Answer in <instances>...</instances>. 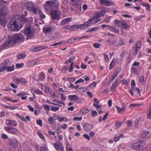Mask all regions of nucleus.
I'll use <instances>...</instances> for the list:
<instances>
[{"mask_svg":"<svg viewBox=\"0 0 151 151\" xmlns=\"http://www.w3.org/2000/svg\"><path fill=\"white\" fill-rule=\"evenodd\" d=\"M141 136L144 138H147L150 136V132L146 130L143 131L141 134Z\"/></svg>","mask_w":151,"mask_h":151,"instance_id":"19","label":"nucleus"},{"mask_svg":"<svg viewBox=\"0 0 151 151\" xmlns=\"http://www.w3.org/2000/svg\"><path fill=\"white\" fill-rule=\"evenodd\" d=\"M38 136L43 141H45V139L44 135L42 134L40 132H38Z\"/></svg>","mask_w":151,"mask_h":151,"instance_id":"42","label":"nucleus"},{"mask_svg":"<svg viewBox=\"0 0 151 151\" xmlns=\"http://www.w3.org/2000/svg\"><path fill=\"white\" fill-rule=\"evenodd\" d=\"M37 124L40 126H42V121L41 119L38 120L37 121Z\"/></svg>","mask_w":151,"mask_h":151,"instance_id":"63","label":"nucleus"},{"mask_svg":"<svg viewBox=\"0 0 151 151\" xmlns=\"http://www.w3.org/2000/svg\"><path fill=\"white\" fill-rule=\"evenodd\" d=\"M148 116L149 118L151 119V108L148 111Z\"/></svg>","mask_w":151,"mask_h":151,"instance_id":"64","label":"nucleus"},{"mask_svg":"<svg viewBox=\"0 0 151 151\" xmlns=\"http://www.w3.org/2000/svg\"><path fill=\"white\" fill-rule=\"evenodd\" d=\"M26 56V55L25 54H21L20 55H17V57L18 59H20L21 58H24Z\"/></svg>","mask_w":151,"mask_h":151,"instance_id":"46","label":"nucleus"},{"mask_svg":"<svg viewBox=\"0 0 151 151\" xmlns=\"http://www.w3.org/2000/svg\"><path fill=\"white\" fill-rule=\"evenodd\" d=\"M37 64V63L34 61H31L29 62L28 65L29 66H33Z\"/></svg>","mask_w":151,"mask_h":151,"instance_id":"48","label":"nucleus"},{"mask_svg":"<svg viewBox=\"0 0 151 151\" xmlns=\"http://www.w3.org/2000/svg\"><path fill=\"white\" fill-rule=\"evenodd\" d=\"M14 82L17 84H19L21 82V78H14Z\"/></svg>","mask_w":151,"mask_h":151,"instance_id":"40","label":"nucleus"},{"mask_svg":"<svg viewBox=\"0 0 151 151\" xmlns=\"http://www.w3.org/2000/svg\"><path fill=\"white\" fill-rule=\"evenodd\" d=\"M4 129L7 132L12 134H16L18 132L17 129L13 127L10 128L9 127H4Z\"/></svg>","mask_w":151,"mask_h":151,"instance_id":"8","label":"nucleus"},{"mask_svg":"<svg viewBox=\"0 0 151 151\" xmlns=\"http://www.w3.org/2000/svg\"><path fill=\"white\" fill-rule=\"evenodd\" d=\"M38 13L42 19H44L45 17V15L44 14L43 12L41 10H39L38 11Z\"/></svg>","mask_w":151,"mask_h":151,"instance_id":"34","label":"nucleus"},{"mask_svg":"<svg viewBox=\"0 0 151 151\" xmlns=\"http://www.w3.org/2000/svg\"><path fill=\"white\" fill-rule=\"evenodd\" d=\"M142 6L146 7V9L147 11H150V6L148 4L143 3Z\"/></svg>","mask_w":151,"mask_h":151,"instance_id":"43","label":"nucleus"},{"mask_svg":"<svg viewBox=\"0 0 151 151\" xmlns=\"http://www.w3.org/2000/svg\"><path fill=\"white\" fill-rule=\"evenodd\" d=\"M122 22V21H119L117 19H116L114 22V24L117 27H120L121 25Z\"/></svg>","mask_w":151,"mask_h":151,"instance_id":"32","label":"nucleus"},{"mask_svg":"<svg viewBox=\"0 0 151 151\" xmlns=\"http://www.w3.org/2000/svg\"><path fill=\"white\" fill-rule=\"evenodd\" d=\"M89 111L88 108L83 107L81 109L80 111V114L83 115H85Z\"/></svg>","mask_w":151,"mask_h":151,"instance_id":"25","label":"nucleus"},{"mask_svg":"<svg viewBox=\"0 0 151 151\" xmlns=\"http://www.w3.org/2000/svg\"><path fill=\"white\" fill-rule=\"evenodd\" d=\"M72 20V18L71 17L66 18L61 21L60 24L62 25H64L71 22Z\"/></svg>","mask_w":151,"mask_h":151,"instance_id":"20","label":"nucleus"},{"mask_svg":"<svg viewBox=\"0 0 151 151\" xmlns=\"http://www.w3.org/2000/svg\"><path fill=\"white\" fill-rule=\"evenodd\" d=\"M26 8L35 14L36 13L38 9L37 7L34 6V4L30 2H29L27 4Z\"/></svg>","mask_w":151,"mask_h":151,"instance_id":"7","label":"nucleus"},{"mask_svg":"<svg viewBox=\"0 0 151 151\" xmlns=\"http://www.w3.org/2000/svg\"><path fill=\"white\" fill-rule=\"evenodd\" d=\"M103 55L104 57L105 61L106 62H108L109 60V58L108 55L104 53L103 54Z\"/></svg>","mask_w":151,"mask_h":151,"instance_id":"49","label":"nucleus"},{"mask_svg":"<svg viewBox=\"0 0 151 151\" xmlns=\"http://www.w3.org/2000/svg\"><path fill=\"white\" fill-rule=\"evenodd\" d=\"M7 109H9L10 110H13L15 109L16 108H17V107H15L14 106H10L6 105H5L4 106Z\"/></svg>","mask_w":151,"mask_h":151,"instance_id":"41","label":"nucleus"},{"mask_svg":"<svg viewBox=\"0 0 151 151\" xmlns=\"http://www.w3.org/2000/svg\"><path fill=\"white\" fill-rule=\"evenodd\" d=\"M118 86V80H116L113 83L112 86L110 88V90H114Z\"/></svg>","mask_w":151,"mask_h":151,"instance_id":"26","label":"nucleus"},{"mask_svg":"<svg viewBox=\"0 0 151 151\" xmlns=\"http://www.w3.org/2000/svg\"><path fill=\"white\" fill-rule=\"evenodd\" d=\"M88 27L86 22H84L83 24H81L79 25L77 24H74L70 26V31H74L76 28L78 29H83L86 28Z\"/></svg>","mask_w":151,"mask_h":151,"instance_id":"6","label":"nucleus"},{"mask_svg":"<svg viewBox=\"0 0 151 151\" xmlns=\"http://www.w3.org/2000/svg\"><path fill=\"white\" fill-rule=\"evenodd\" d=\"M26 94L25 93L23 92H21L17 94V95L19 97L21 98L22 96H25V95Z\"/></svg>","mask_w":151,"mask_h":151,"instance_id":"57","label":"nucleus"},{"mask_svg":"<svg viewBox=\"0 0 151 151\" xmlns=\"http://www.w3.org/2000/svg\"><path fill=\"white\" fill-rule=\"evenodd\" d=\"M53 101L59 104H57L53 102H52L51 104L53 105L58 106L60 107H61L62 106V105H61V104H63L64 105V106L65 105V104L63 102H61L60 101L58 100H54Z\"/></svg>","mask_w":151,"mask_h":151,"instance_id":"21","label":"nucleus"},{"mask_svg":"<svg viewBox=\"0 0 151 151\" xmlns=\"http://www.w3.org/2000/svg\"><path fill=\"white\" fill-rule=\"evenodd\" d=\"M99 28L98 27H95L91 28L88 31V32H91L97 30Z\"/></svg>","mask_w":151,"mask_h":151,"instance_id":"53","label":"nucleus"},{"mask_svg":"<svg viewBox=\"0 0 151 151\" xmlns=\"http://www.w3.org/2000/svg\"><path fill=\"white\" fill-rule=\"evenodd\" d=\"M131 72L135 74H137V70L134 67H132L131 69Z\"/></svg>","mask_w":151,"mask_h":151,"instance_id":"55","label":"nucleus"},{"mask_svg":"<svg viewBox=\"0 0 151 151\" xmlns=\"http://www.w3.org/2000/svg\"><path fill=\"white\" fill-rule=\"evenodd\" d=\"M12 44V42L11 40V38H9V39L8 40L3 44V46L4 47H5L9 46L11 44Z\"/></svg>","mask_w":151,"mask_h":151,"instance_id":"27","label":"nucleus"},{"mask_svg":"<svg viewBox=\"0 0 151 151\" xmlns=\"http://www.w3.org/2000/svg\"><path fill=\"white\" fill-rule=\"evenodd\" d=\"M101 17L102 16H101L100 12H98L96 13L95 17L90 19L87 21L86 22L88 26H89L91 24H94L97 22L100 21L101 19H97Z\"/></svg>","mask_w":151,"mask_h":151,"instance_id":"3","label":"nucleus"},{"mask_svg":"<svg viewBox=\"0 0 151 151\" xmlns=\"http://www.w3.org/2000/svg\"><path fill=\"white\" fill-rule=\"evenodd\" d=\"M66 99V97L65 95L63 93H61L60 94V99L62 101V102L65 101Z\"/></svg>","mask_w":151,"mask_h":151,"instance_id":"38","label":"nucleus"},{"mask_svg":"<svg viewBox=\"0 0 151 151\" xmlns=\"http://www.w3.org/2000/svg\"><path fill=\"white\" fill-rule=\"evenodd\" d=\"M56 119L58 120L60 122H62L64 120H65V122L68 121V119L66 117H63L60 116H57V117L56 118Z\"/></svg>","mask_w":151,"mask_h":151,"instance_id":"24","label":"nucleus"},{"mask_svg":"<svg viewBox=\"0 0 151 151\" xmlns=\"http://www.w3.org/2000/svg\"><path fill=\"white\" fill-rule=\"evenodd\" d=\"M22 84H25L27 83V81L23 78H21V82Z\"/></svg>","mask_w":151,"mask_h":151,"instance_id":"56","label":"nucleus"},{"mask_svg":"<svg viewBox=\"0 0 151 151\" xmlns=\"http://www.w3.org/2000/svg\"><path fill=\"white\" fill-rule=\"evenodd\" d=\"M135 83L134 81V80H132L131 83V88L133 89L134 90H135Z\"/></svg>","mask_w":151,"mask_h":151,"instance_id":"44","label":"nucleus"},{"mask_svg":"<svg viewBox=\"0 0 151 151\" xmlns=\"http://www.w3.org/2000/svg\"><path fill=\"white\" fill-rule=\"evenodd\" d=\"M119 72L118 71H116V73L113 74L112 78L111 79V82L114 80L115 78L119 74Z\"/></svg>","mask_w":151,"mask_h":151,"instance_id":"37","label":"nucleus"},{"mask_svg":"<svg viewBox=\"0 0 151 151\" xmlns=\"http://www.w3.org/2000/svg\"><path fill=\"white\" fill-rule=\"evenodd\" d=\"M116 107L117 109V111L118 113H123L124 112L125 109V106H123L122 108H120L119 107L116 106Z\"/></svg>","mask_w":151,"mask_h":151,"instance_id":"23","label":"nucleus"},{"mask_svg":"<svg viewBox=\"0 0 151 151\" xmlns=\"http://www.w3.org/2000/svg\"><path fill=\"white\" fill-rule=\"evenodd\" d=\"M5 16L0 14V24L3 26H5L7 22L5 19Z\"/></svg>","mask_w":151,"mask_h":151,"instance_id":"16","label":"nucleus"},{"mask_svg":"<svg viewBox=\"0 0 151 151\" xmlns=\"http://www.w3.org/2000/svg\"><path fill=\"white\" fill-rule=\"evenodd\" d=\"M59 7V3L57 0H52L47 1L44 5V8L46 12L50 11V14L53 19H59L61 12L58 10Z\"/></svg>","mask_w":151,"mask_h":151,"instance_id":"1","label":"nucleus"},{"mask_svg":"<svg viewBox=\"0 0 151 151\" xmlns=\"http://www.w3.org/2000/svg\"><path fill=\"white\" fill-rule=\"evenodd\" d=\"M39 79L40 81H43L45 79V74L43 72L41 73L38 75Z\"/></svg>","mask_w":151,"mask_h":151,"instance_id":"31","label":"nucleus"},{"mask_svg":"<svg viewBox=\"0 0 151 151\" xmlns=\"http://www.w3.org/2000/svg\"><path fill=\"white\" fill-rule=\"evenodd\" d=\"M53 145L55 147V148L57 150H60L61 151H64V148L62 147V146L60 141H57L56 143L53 144Z\"/></svg>","mask_w":151,"mask_h":151,"instance_id":"10","label":"nucleus"},{"mask_svg":"<svg viewBox=\"0 0 151 151\" xmlns=\"http://www.w3.org/2000/svg\"><path fill=\"white\" fill-rule=\"evenodd\" d=\"M40 151H46L47 147L46 145H45L44 146L41 147H40Z\"/></svg>","mask_w":151,"mask_h":151,"instance_id":"45","label":"nucleus"},{"mask_svg":"<svg viewBox=\"0 0 151 151\" xmlns=\"http://www.w3.org/2000/svg\"><path fill=\"white\" fill-rule=\"evenodd\" d=\"M85 130L86 131H89L92 128V126L91 125L86 124L83 125Z\"/></svg>","mask_w":151,"mask_h":151,"instance_id":"22","label":"nucleus"},{"mask_svg":"<svg viewBox=\"0 0 151 151\" xmlns=\"http://www.w3.org/2000/svg\"><path fill=\"white\" fill-rule=\"evenodd\" d=\"M144 142L142 140H139L138 142L137 150H142L144 149Z\"/></svg>","mask_w":151,"mask_h":151,"instance_id":"18","label":"nucleus"},{"mask_svg":"<svg viewBox=\"0 0 151 151\" xmlns=\"http://www.w3.org/2000/svg\"><path fill=\"white\" fill-rule=\"evenodd\" d=\"M8 28L12 31H17L20 29L22 25L14 21L12 22H9L7 25Z\"/></svg>","mask_w":151,"mask_h":151,"instance_id":"2","label":"nucleus"},{"mask_svg":"<svg viewBox=\"0 0 151 151\" xmlns=\"http://www.w3.org/2000/svg\"><path fill=\"white\" fill-rule=\"evenodd\" d=\"M24 65L23 63H17L16 65V67L18 68H20L22 67Z\"/></svg>","mask_w":151,"mask_h":151,"instance_id":"61","label":"nucleus"},{"mask_svg":"<svg viewBox=\"0 0 151 151\" xmlns=\"http://www.w3.org/2000/svg\"><path fill=\"white\" fill-rule=\"evenodd\" d=\"M100 3L101 4H105L107 6H111L113 4L112 2L109 1L108 0H100Z\"/></svg>","mask_w":151,"mask_h":151,"instance_id":"17","label":"nucleus"},{"mask_svg":"<svg viewBox=\"0 0 151 151\" xmlns=\"http://www.w3.org/2000/svg\"><path fill=\"white\" fill-rule=\"evenodd\" d=\"M82 117H74L73 119L75 121H81L82 119Z\"/></svg>","mask_w":151,"mask_h":151,"instance_id":"59","label":"nucleus"},{"mask_svg":"<svg viewBox=\"0 0 151 151\" xmlns=\"http://www.w3.org/2000/svg\"><path fill=\"white\" fill-rule=\"evenodd\" d=\"M9 143L14 148H16L17 146V141L16 139H12L9 140Z\"/></svg>","mask_w":151,"mask_h":151,"instance_id":"13","label":"nucleus"},{"mask_svg":"<svg viewBox=\"0 0 151 151\" xmlns=\"http://www.w3.org/2000/svg\"><path fill=\"white\" fill-rule=\"evenodd\" d=\"M9 11L6 7L5 6H3L2 9H0V14L4 16L8 13Z\"/></svg>","mask_w":151,"mask_h":151,"instance_id":"12","label":"nucleus"},{"mask_svg":"<svg viewBox=\"0 0 151 151\" xmlns=\"http://www.w3.org/2000/svg\"><path fill=\"white\" fill-rule=\"evenodd\" d=\"M75 59V57L74 56H72L68 60L66 61V63L68 64V63L71 62L72 61L74 60Z\"/></svg>","mask_w":151,"mask_h":151,"instance_id":"35","label":"nucleus"},{"mask_svg":"<svg viewBox=\"0 0 151 151\" xmlns=\"http://www.w3.org/2000/svg\"><path fill=\"white\" fill-rule=\"evenodd\" d=\"M33 51L34 52H38L41 51L40 48V47H35L33 48Z\"/></svg>","mask_w":151,"mask_h":151,"instance_id":"58","label":"nucleus"},{"mask_svg":"<svg viewBox=\"0 0 151 151\" xmlns=\"http://www.w3.org/2000/svg\"><path fill=\"white\" fill-rule=\"evenodd\" d=\"M24 33L26 35L27 39H29L34 36L35 34L34 30L32 27H26L24 29Z\"/></svg>","mask_w":151,"mask_h":151,"instance_id":"4","label":"nucleus"},{"mask_svg":"<svg viewBox=\"0 0 151 151\" xmlns=\"http://www.w3.org/2000/svg\"><path fill=\"white\" fill-rule=\"evenodd\" d=\"M66 147L67 148V151L70 150L72 149L70 147V145L69 144L68 142H67L66 143Z\"/></svg>","mask_w":151,"mask_h":151,"instance_id":"62","label":"nucleus"},{"mask_svg":"<svg viewBox=\"0 0 151 151\" xmlns=\"http://www.w3.org/2000/svg\"><path fill=\"white\" fill-rule=\"evenodd\" d=\"M138 142H133L132 144V147L134 149L137 150Z\"/></svg>","mask_w":151,"mask_h":151,"instance_id":"36","label":"nucleus"},{"mask_svg":"<svg viewBox=\"0 0 151 151\" xmlns=\"http://www.w3.org/2000/svg\"><path fill=\"white\" fill-rule=\"evenodd\" d=\"M56 119H54L53 117H49L48 120V121L49 122V123L50 124H53V122Z\"/></svg>","mask_w":151,"mask_h":151,"instance_id":"47","label":"nucleus"},{"mask_svg":"<svg viewBox=\"0 0 151 151\" xmlns=\"http://www.w3.org/2000/svg\"><path fill=\"white\" fill-rule=\"evenodd\" d=\"M59 108L58 107L52 106L51 109V111H56L58 110Z\"/></svg>","mask_w":151,"mask_h":151,"instance_id":"54","label":"nucleus"},{"mask_svg":"<svg viewBox=\"0 0 151 151\" xmlns=\"http://www.w3.org/2000/svg\"><path fill=\"white\" fill-rule=\"evenodd\" d=\"M121 25L125 29H126L128 26V24L126 23L123 21L122 22Z\"/></svg>","mask_w":151,"mask_h":151,"instance_id":"39","label":"nucleus"},{"mask_svg":"<svg viewBox=\"0 0 151 151\" xmlns=\"http://www.w3.org/2000/svg\"><path fill=\"white\" fill-rule=\"evenodd\" d=\"M11 39L12 42V44H15L16 42L23 41L24 40V36L20 34H16L13 35Z\"/></svg>","mask_w":151,"mask_h":151,"instance_id":"5","label":"nucleus"},{"mask_svg":"<svg viewBox=\"0 0 151 151\" xmlns=\"http://www.w3.org/2000/svg\"><path fill=\"white\" fill-rule=\"evenodd\" d=\"M120 139L119 137L118 134L115 135L114 137V140L116 142H118Z\"/></svg>","mask_w":151,"mask_h":151,"instance_id":"52","label":"nucleus"},{"mask_svg":"<svg viewBox=\"0 0 151 151\" xmlns=\"http://www.w3.org/2000/svg\"><path fill=\"white\" fill-rule=\"evenodd\" d=\"M68 99L71 101H76L78 103L81 102V100L77 96L75 95H70L68 96Z\"/></svg>","mask_w":151,"mask_h":151,"instance_id":"9","label":"nucleus"},{"mask_svg":"<svg viewBox=\"0 0 151 151\" xmlns=\"http://www.w3.org/2000/svg\"><path fill=\"white\" fill-rule=\"evenodd\" d=\"M141 46V42L140 41L138 42L136 45V49L137 50H139Z\"/></svg>","mask_w":151,"mask_h":151,"instance_id":"33","label":"nucleus"},{"mask_svg":"<svg viewBox=\"0 0 151 151\" xmlns=\"http://www.w3.org/2000/svg\"><path fill=\"white\" fill-rule=\"evenodd\" d=\"M15 66L13 65L12 66H6V70L7 71H12L14 70Z\"/></svg>","mask_w":151,"mask_h":151,"instance_id":"30","label":"nucleus"},{"mask_svg":"<svg viewBox=\"0 0 151 151\" xmlns=\"http://www.w3.org/2000/svg\"><path fill=\"white\" fill-rule=\"evenodd\" d=\"M52 30V27L50 26H45L43 28V32L45 34H47L50 32Z\"/></svg>","mask_w":151,"mask_h":151,"instance_id":"14","label":"nucleus"},{"mask_svg":"<svg viewBox=\"0 0 151 151\" xmlns=\"http://www.w3.org/2000/svg\"><path fill=\"white\" fill-rule=\"evenodd\" d=\"M109 29L112 31V32L116 33H119V30L116 29L115 27H109Z\"/></svg>","mask_w":151,"mask_h":151,"instance_id":"28","label":"nucleus"},{"mask_svg":"<svg viewBox=\"0 0 151 151\" xmlns=\"http://www.w3.org/2000/svg\"><path fill=\"white\" fill-rule=\"evenodd\" d=\"M43 106L45 109L47 110L48 112L50 110V106L47 104L43 105Z\"/></svg>","mask_w":151,"mask_h":151,"instance_id":"51","label":"nucleus"},{"mask_svg":"<svg viewBox=\"0 0 151 151\" xmlns=\"http://www.w3.org/2000/svg\"><path fill=\"white\" fill-rule=\"evenodd\" d=\"M116 61V60L114 58H113L111 62L109 65V69L111 70L112 68H113L115 65V62Z\"/></svg>","mask_w":151,"mask_h":151,"instance_id":"29","label":"nucleus"},{"mask_svg":"<svg viewBox=\"0 0 151 151\" xmlns=\"http://www.w3.org/2000/svg\"><path fill=\"white\" fill-rule=\"evenodd\" d=\"M93 46L96 48H99L101 46V45L99 43H95L93 44Z\"/></svg>","mask_w":151,"mask_h":151,"instance_id":"50","label":"nucleus"},{"mask_svg":"<svg viewBox=\"0 0 151 151\" xmlns=\"http://www.w3.org/2000/svg\"><path fill=\"white\" fill-rule=\"evenodd\" d=\"M112 43L113 45L116 46L123 45L124 44L123 40L120 39L118 40V41L116 40H114L112 42Z\"/></svg>","mask_w":151,"mask_h":151,"instance_id":"15","label":"nucleus"},{"mask_svg":"<svg viewBox=\"0 0 151 151\" xmlns=\"http://www.w3.org/2000/svg\"><path fill=\"white\" fill-rule=\"evenodd\" d=\"M91 114L93 116H95L97 115V113L96 111L93 110L91 111Z\"/></svg>","mask_w":151,"mask_h":151,"instance_id":"60","label":"nucleus"},{"mask_svg":"<svg viewBox=\"0 0 151 151\" xmlns=\"http://www.w3.org/2000/svg\"><path fill=\"white\" fill-rule=\"evenodd\" d=\"M5 124L7 125L14 127L16 126L17 125V123L13 120H6Z\"/></svg>","mask_w":151,"mask_h":151,"instance_id":"11","label":"nucleus"}]
</instances>
